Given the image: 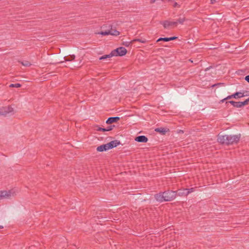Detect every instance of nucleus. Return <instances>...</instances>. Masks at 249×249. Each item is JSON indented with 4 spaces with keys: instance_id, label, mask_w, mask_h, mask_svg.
<instances>
[{
    "instance_id": "9",
    "label": "nucleus",
    "mask_w": 249,
    "mask_h": 249,
    "mask_svg": "<svg viewBox=\"0 0 249 249\" xmlns=\"http://www.w3.org/2000/svg\"><path fill=\"white\" fill-rule=\"evenodd\" d=\"M2 115H5L7 113L12 112L13 111L14 109L11 106L5 107L3 108H1Z\"/></svg>"
},
{
    "instance_id": "18",
    "label": "nucleus",
    "mask_w": 249,
    "mask_h": 249,
    "mask_svg": "<svg viewBox=\"0 0 249 249\" xmlns=\"http://www.w3.org/2000/svg\"><path fill=\"white\" fill-rule=\"evenodd\" d=\"M164 27V28H167L169 26H170L169 21L168 20H164L162 22H160Z\"/></svg>"
},
{
    "instance_id": "30",
    "label": "nucleus",
    "mask_w": 249,
    "mask_h": 249,
    "mask_svg": "<svg viewBox=\"0 0 249 249\" xmlns=\"http://www.w3.org/2000/svg\"><path fill=\"white\" fill-rule=\"evenodd\" d=\"M216 2V0H211V3L213 4Z\"/></svg>"
},
{
    "instance_id": "19",
    "label": "nucleus",
    "mask_w": 249,
    "mask_h": 249,
    "mask_svg": "<svg viewBox=\"0 0 249 249\" xmlns=\"http://www.w3.org/2000/svg\"><path fill=\"white\" fill-rule=\"evenodd\" d=\"M19 62L24 66L25 67H29L31 66V64L30 62L28 61H19Z\"/></svg>"
},
{
    "instance_id": "22",
    "label": "nucleus",
    "mask_w": 249,
    "mask_h": 249,
    "mask_svg": "<svg viewBox=\"0 0 249 249\" xmlns=\"http://www.w3.org/2000/svg\"><path fill=\"white\" fill-rule=\"evenodd\" d=\"M187 195H188L190 193L193 192L195 191L194 188H191L189 189H186Z\"/></svg>"
},
{
    "instance_id": "10",
    "label": "nucleus",
    "mask_w": 249,
    "mask_h": 249,
    "mask_svg": "<svg viewBox=\"0 0 249 249\" xmlns=\"http://www.w3.org/2000/svg\"><path fill=\"white\" fill-rule=\"evenodd\" d=\"M135 140L140 142H146L148 141V138L143 135L139 136L135 138Z\"/></svg>"
},
{
    "instance_id": "32",
    "label": "nucleus",
    "mask_w": 249,
    "mask_h": 249,
    "mask_svg": "<svg viewBox=\"0 0 249 249\" xmlns=\"http://www.w3.org/2000/svg\"><path fill=\"white\" fill-rule=\"evenodd\" d=\"M2 113H1V109L0 110V115H2Z\"/></svg>"
},
{
    "instance_id": "23",
    "label": "nucleus",
    "mask_w": 249,
    "mask_h": 249,
    "mask_svg": "<svg viewBox=\"0 0 249 249\" xmlns=\"http://www.w3.org/2000/svg\"><path fill=\"white\" fill-rule=\"evenodd\" d=\"M185 20V18L184 17L180 18L178 19L177 22L179 23L180 24H182Z\"/></svg>"
},
{
    "instance_id": "25",
    "label": "nucleus",
    "mask_w": 249,
    "mask_h": 249,
    "mask_svg": "<svg viewBox=\"0 0 249 249\" xmlns=\"http://www.w3.org/2000/svg\"><path fill=\"white\" fill-rule=\"evenodd\" d=\"M174 7H178L179 8L180 7V5L178 4L177 2H174V4L173 5Z\"/></svg>"
},
{
    "instance_id": "8",
    "label": "nucleus",
    "mask_w": 249,
    "mask_h": 249,
    "mask_svg": "<svg viewBox=\"0 0 249 249\" xmlns=\"http://www.w3.org/2000/svg\"><path fill=\"white\" fill-rule=\"evenodd\" d=\"M121 143L118 140L112 141L110 142L107 143V146H108L109 149H112L114 147H116Z\"/></svg>"
},
{
    "instance_id": "21",
    "label": "nucleus",
    "mask_w": 249,
    "mask_h": 249,
    "mask_svg": "<svg viewBox=\"0 0 249 249\" xmlns=\"http://www.w3.org/2000/svg\"><path fill=\"white\" fill-rule=\"evenodd\" d=\"M95 127H97V128L96 129V130L97 131H103V132H105L106 131L105 128H103V127H100V126H99L98 125L95 126Z\"/></svg>"
},
{
    "instance_id": "15",
    "label": "nucleus",
    "mask_w": 249,
    "mask_h": 249,
    "mask_svg": "<svg viewBox=\"0 0 249 249\" xmlns=\"http://www.w3.org/2000/svg\"><path fill=\"white\" fill-rule=\"evenodd\" d=\"M177 192V196H187V193H186V189H179L177 191H176Z\"/></svg>"
},
{
    "instance_id": "24",
    "label": "nucleus",
    "mask_w": 249,
    "mask_h": 249,
    "mask_svg": "<svg viewBox=\"0 0 249 249\" xmlns=\"http://www.w3.org/2000/svg\"><path fill=\"white\" fill-rule=\"evenodd\" d=\"M113 127H114V125L108 126L107 128H105L106 131H109L112 130Z\"/></svg>"
},
{
    "instance_id": "34",
    "label": "nucleus",
    "mask_w": 249,
    "mask_h": 249,
    "mask_svg": "<svg viewBox=\"0 0 249 249\" xmlns=\"http://www.w3.org/2000/svg\"><path fill=\"white\" fill-rule=\"evenodd\" d=\"M163 47H168V46H167V45H165V46H164Z\"/></svg>"
},
{
    "instance_id": "33",
    "label": "nucleus",
    "mask_w": 249,
    "mask_h": 249,
    "mask_svg": "<svg viewBox=\"0 0 249 249\" xmlns=\"http://www.w3.org/2000/svg\"><path fill=\"white\" fill-rule=\"evenodd\" d=\"M3 227L2 226H0V229H2Z\"/></svg>"
},
{
    "instance_id": "31",
    "label": "nucleus",
    "mask_w": 249,
    "mask_h": 249,
    "mask_svg": "<svg viewBox=\"0 0 249 249\" xmlns=\"http://www.w3.org/2000/svg\"><path fill=\"white\" fill-rule=\"evenodd\" d=\"M71 58L72 59H74L75 58V56L74 55H72L71 56Z\"/></svg>"
},
{
    "instance_id": "5",
    "label": "nucleus",
    "mask_w": 249,
    "mask_h": 249,
    "mask_svg": "<svg viewBox=\"0 0 249 249\" xmlns=\"http://www.w3.org/2000/svg\"><path fill=\"white\" fill-rule=\"evenodd\" d=\"M145 43V40H142L139 39H134L130 41H124L122 43V45L125 46V47H132L133 46L135 47V46L138 45V43Z\"/></svg>"
},
{
    "instance_id": "16",
    "label": "nucleus",
    "mask_w": 249,
    "mask_h": 249,
    "mask_svg": "<svg viewBox=\"0 0 249 249\" xmlns=\"http://www.w3.org/2000/svg\"><path fill=\"white\" fill-rule=\"evenodd\" d=\"M230 103L234 107L240 108V102H235L233 101H230L226 102V104Z\"/></svg>"
},
{
    "instance_id": "13",
    "label": "nucleus",
    "mask_w": 249,
    "mask_h": 249,
    "mask_svg": "<svg viewBox=\"0 0 249 249\" xmlns=\"http://www.w3.org/2000/svg\"><path fill=\"white\" fill-rule=\"evenodd\" d=\"M177 38L178 37L176 36H172V37H164V38L160 37L156 41V42H158L160 41H171V40H175V39H177Z\"/></svg>"
},
{
    "instance_id": "14",
    "label": "nucleus",
    "mask_w": 249,
    "mask_h": 249,
    "mask_svg": "<svg viewBox=\"0 0 249 249\" xmlns=\"http://www.w3.org/2000/svg\"><path fill=\"white\" fill-rule=\"evenodd\" d=\"M155 131L157 132H159L162 135H164L166 132L169 131L168 129L165 128L163 127H158L155 129Z\"/></svg>"
},
{
    "instance_id": "11",
    "label": "nucleus",
    "mask_w": 249,
    "mask_h": 249,
    "mask_svg": "<svg viewBox=\"0 0 249 249\" xmlns=\"http://www.w3.org/2000/svg\"><path fill=\"white\" fill-rule=\"evenodd\" d=\"M119 120L120 118L119 117H109L106 121V123L107 124H111L112 123L117 122Z\"/></svg>"
},
{
    "instance_id": "28",
    "label": "nucleus",
    "mask_w": 249,
    "mask_h": 249,
    "mask_svg": "<svg viewBox=\"0 0 249 249\" xmlns=\"http://www.w3.org/2000/svg\"><path fill=\"white\" fill-rule=\"evenodd\" d=\"M245 79L249 83V75L246 76L245 77Z\"/></svg>"
},
{
    "instance_id": "6",
    "label": "nucleus",
    "mask_w": 249,
    "mask_h": 249,
    "mask_svg": "<svg viewBox=\"0 0 249 249\" xmlns=\"http://www.w3.org/2000/svg\"><path fill=\"white\" fill-rule=\"evenodd\" d=\"M12 191L9 190L6 191H0V200L4 198H10L11 196Z\"/></svg>"
},
{
    "instance_id": "7",
    "label": "nucleus",
    "mask_w": 249,
    "mask_h": 249,
    "mask_svg": "<svg viewBox=\"0 0 249 249\" xmlns=\"http://www.w3.org/2000/svg\"><path fill=\"white\" fill-rule=\"evenodd\" d=\"M245 96V95H244V93H242L240 92H236L232 95L227 96V99H231L233 98H235V99H238V98H240L241 97H244Z\"/></svg>"
},
{
    "instance_id": "4",
    "label": "nucleus",
    "mask_w": 249,
    "mask_h": 249,
    "mask_svg": "<svg viewBox=\"0 0 249 249\" xmlns=\"http://www.w3.org/2000/svg\"><path fill=\"white\" fill-rule=\"evenodd\" d=\"M111 27V29L108 30H106L105 31H102L101 32H99L98 33H96L95 34L96 35H101L102 36H107V35H112V36H117L120 34V32L118 31H117L115 29H112V26L109 24V27Z\"/></svg>"
},
{
    "instance_id": "12",
    "label": "nucleus",
    "mask_w": 249,
    "mask_h": 249,
    "mask_svg": "<svg viewBox=\"0 0 249 249\" xmlns=\"http://www.w3.org/2000/svg\"><path fill=\"white\" fill-rule=\"evenodd\" d=\"M109 148L108 146H107V143L101 145L97 147V151L99 152H103L106 151L107 150H109Z\"/></svg>"
},
{
    "instance_id": "20",
    "label": "nucleus",
    "mask_w": 249,
    "mask_h": 249,
    "mask_svg": "<svg viewBox=\"0 0 249 249\" xmlns=\"http://www.w3.org/2000/svg\"><path fill=\"white\" fill-rule=\"evenodd\" d=\"M21 87V85L19 83L11 84L9 85L10 88H19Z\"/></svg>"
},
{
    "instance_id": "26",
    "label": "nucleus",
    "mask_w": 249,
    "mask_h": 249,
    "mask_svg": "<svg viewBox=\"0 0 249 249\" xmlns=\"http://www.w3.org/2000/svg\"><path fill=\"white\" fill-rule=\"evenodd\" d=\"M178 23V22H173V21H169L170 26L172 25H177Z\"/></svg>"
},
{
    "instance_id": "17",
    "label": "nucleus",
    "mask_w": 249,
    "mask_h": 249,
    "mask_svg": "<svg viewBox=\"0 0 249 249\" xmlns=\"http://www.w3.org/2000/svg\"><path fill=\"white\" fill-rule=\"evenodd\" d=\"M249 103V97L243 102H240V107H243L245 105H247Z\"/></svg>"
},
{
    "instance_id": "29",
    "label": "nucleus",
    "mask_w": 249,
    "mask_h": 249,
    "mask_svg": "<svg viewBox=\"0 0 249 249\" xmlns=\"http://www.w3.org/2000/svg\"><path fill=\"white\" fill-rule=\"evenodd\" d=\"M229 99H227V97L222 100H221V102L223 103L225 100H229Z\"/></svg>"
},
{
    "instance_id": "27",
    "label": "nucleus",
    "mask_w": 249,
    "mask_h": 249,
    "mask_svg": "<svg viewBox=\"0 0 249 249\" xmlns=\"http://www.w3.org/2000/svg\"><path fill=\"white\" fill-rule=\"evenodd\" d=\"M156 0H150V3H153L154 2H155V1H156ZM162 1H173V0H161Z\"/></svg>"
},
{
    "instance_id": "3",
    "label": "nucleus",
    "mask_w": 249,
    "mask_h": 249,
    "mask_svg": "<svg viewBox=\"0 0 249 249\" xmlns=\"http://www.w3.org/2000/svg\"><path fill=\"white\" fill-rule=\"evenodd\" d=\"M127 53L125 48H116V49L113 50L109 54H105L99 58L100 60H105L107 58H110L112 56H123L124 55Z\"/></svg>"
},
{
    "instance_id": "1",
    "label": "nucleus",
    "mask_w": 249,
    "mask_h": 249,
    "mask_svg": "<svg viewBox=\"0 0 249 249\" xmlns=\"http://www.w3.org/2000/svg\"><path fill=\"white\" fill-rule=\"evenodd\" d=\"M177 196L176 191L168 190L164 192H160L155 195V198L159 202L170 201L174 200Z\"/></svg>"
},
{
    "instance_id": "2",
    "label": "nucleus",
    "mask_w": 249,
    "mask_h": 249,
    "mask_svg": "<svg viewBox=\"0 0 249 249\" xmlns=\"http://www.w3.org/2000/svg\"><path fill=\"white\" fill-rule=\"evenodd\" d=\"M240 134L234 135H218L217 141L223 144L230 145L237 143L240 140Z\"/></svg>"
}]
</instances>
